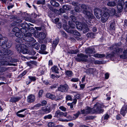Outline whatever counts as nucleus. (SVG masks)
<instances>
[{"mask_svg": "<svg viewBox=\"0 0 127 127\" xmlns=\"http://www.w3.org/2000/svg\"><path fill=\"white\" fill-rule=\"evenodd\" d=\"M81 7V8L83 9V13L85 14V17L89 22L91 23L92 20L94 19L95 17L93 14L92 12L89 10V6L84 4H82Z\"/></svg>", "mask_w": 127, "mask_h": 127, "instance_id": "nucleus-1", "label": "nucleus"}, {"mask_svg": "<svg viewBox=\"0 0 127 127\" xmlns=\"http://www.w3.org/2000/svg\"><path fill=\"white\" fill-rule=\"evenodd\" d=\"M119 45L118 44H116L113 46L110 47L111 50H114L112 53L109 54L107 55L106 57L111 58L114 57L115 55H119L122 52L123 49L121 48H118Z\"/></svg>", "mask_w": 127, "mask_h": 127, "instance_id": "nucleus-2", "label": "nucleus"}, {"mask_svg": "<svg viewBox=\"0 0 127 127\" xmlns=\"http://www.w3.org/2000/svg\"><path fill=\"white\" fill-rule=\"evenodd\" d=\"M12 45V43L10 41H8L7 38L1 37L0 38V46H2L4 49L10 48Z\"/></svg>", "mask_w": 127, "mask_h": 127, "instance_id": "nucleus-3", "label": "nucleus"}, {"mask_svg": "<svg viewBox=\"0 0 127 127\" xmlns=\"http://www.w3.org/2000/svg\"><path fill=\"white\" fill-rule=\"evenodd\" d=\"M104 106L99 103H96L92 109V111L93 113H102L103 110L102 108L104 107Z\"/></svg>", "mask_w": 127, "mask_h": 127, "instance_id": "nucleus-4", "label": "nucleus"}, {"mask_svg": "<svg viewBox=\"0 0 127 127\" xmlns=\"http://www.w3.org/2000/svg\"><path fill=\"white\" fill-rule=\"evenodd\" d=\"M16 48L18 52L19 53H22L23 54L28 53V51L26 45L23 44H17Z\"/></svg>", "mask_w": 127, "mask_h": 127, "instance_id": "nucleus-5", "label": "nucleus"}, {"mask_svg": "<svg viewBox=\"0 0 127 127\" xmlns=\"http://www.w3.org/2000/svg\"><path fill=\"white\" fill-rule=\"evenodd\" d=\"M77 57L75 58V60L79 62H87L88 61V56L82 53L78 54Z\"/></svg>", "mask_w": 127, "mask_h": 127, "instance_id": "nucleus-6", "label": "nucleus"}, {"mask_svg": "<svg viewBox=\"0 0 127 127\" xmlns=\"http://www.w3.org/2000/svg\"><path fill=\"white\" fill-rule=\"evenodd\" d=\"M24 35L26 37V40L29 42V43L31 44L32 43H34L36 42V40L31 37L32 35L31 33H27L25 34Z\"/></svg>", "mask_w": 127, "mask_h": 127, "instance_id": "nucleus-7", "label": "nucleus"}, {"mask_svg": "<svg viewBox=\"0 0 127 127\" xmlns=\"http://www.w3.org/2000/svg\"><path fill=\"white\" fill-rule=\"evenodd\" d=\"M109 16V14L108 12H104L102 15H101V21L103 23L105 22L108 19Z\"/></svg>", "mask_w": 127, "mask_h": 127, "instance_id": "nucleus-8", "label": "nucleus"}, {"mask_svg": "<svg viewBox=\"0 0 127 127\" xmlns=\"http://www.w3.org/2000/svg\"><path fill=\"white\" fill-rule=\"evenodd\" d=\"M68 88V86L66 84L64 85H60L58 88L59 91L62 92H67Z\"/></svg>", "mask_w": 127, "mask_h": 127, "instance_id": "nucleus-9", "label": "nucleus"}, {"mask_svg": "<svg viewBox=\"0 0 127 127\" xmlns=\"http://www.w3.org/2000/svg\"><path fill=\"white\" fill-rule=\"evenodd\" d=\"M0 66H16L15 64H12L9 63V61L6 60H0Z\"/></svg>", "mask_w": 127, "mask_h": 127, "instance_id": "nucleus-10", "label": "nucleus"}, {"mask_svg": "<svg viewBox=\"0 0 127 127\" xmlns=\"http://www.w3.org/2000/svg\"><path fill=\"white\" fill-rule=\"evenodd\" d=\"M124 1L123 0H119L117 6V7L119 11L121 12L122 10L124 5Z\"/></svg>", "mask_w": 127, "mask_h": 127, "instance_id": "nucleus-11", "label": "nucleus"}, {"mask_svg": "<svg viewBox=\"0 0 127 127\" xmlns=\"http://www.w3.org/2000/svg\"><path fill=\"white\" fill-rule=\"evenodd\" d=\"M101 10L99 8H96L95 9V15L97 19H99L101 17Z\"/></svg>", "mask_w": 127, "mask_h": 127, "instance_id": "nucleus-12", "label": "nucleus"}, {"mask_svg": "<svg viewBox=\"0 0 127 127\" xmlns=\"http://www.w3.org/2000/svg\"><path fill=\"white\" fill-rule=\"evenodd\" d=\"M51 111L50 107L48 105L45 106L42 108L40 111L41 113V114H44L45 113H48Z\"/></svg>", "mask_w": 127, "mask_h": 127, "instance_id": "nucleus-13", "label": "nucleus"}, {"mask_svg": "<svg viewBox=\"0 0 127 127\" xmlns=\"http://www.w3.org/2000/svg\"><path fill=\"white\" fill-rule=\"evenodd\" d=\"M67 115L66 112L63 113L59 111H57L55 113V117H62L63 116L66 117Z\"/></svg>", "mask_w": 127, "mask_h": 127, "instance_id": "nucleus-14", "label": "nucleus"}, {"mask_svg": "<svg viewBox=\"0 0 127 127\" xmlns=\"http://www.w3.org/2000/svg\"><path fill=\"white\" fill-rule=\"evenodd\" d=\"M92 111L90 107H87L86 108L81 109V113L82 114H87L90 113Z\"/></svg>", "mask_w": 127, "mask_h": 127, "instance_id": "nucleus-15", "label": "nucleus"}, {"mask_svg": "<svg viewBox=\"0 0 127 127\" xmlns=\"http://www.w3.org/2000/svg\"><path fill=\"white\" fill-rule=\"evenodd\" d=\"M127 112V106L124 105L121 109L120 113L124 116Z\"/></svg>", "mask_w": 127, "mask_h": 127, "instance_id": "nucleus-16", "label": "nucleus"}, {"mask_svg": "<svg viewBox=\"0 0 127 127\" xmlns=\"http://www.w3.org/2000/svg\"><path fill=\"white\" fill-rule=\"evenodd\" d=\"M21 98V97L19 96H12L11 97L9 101L12 103H15L19 101Z\"/></svg>", "mask_w": 127, "mask_h": 127, "instance_id": "nucleus-17", "label": "nucleus"}, {"mask_svg": "<svg viewBox=\"0 0 127 127\" xmlns=\"http://www.w3.org/2000/svg\"><path fill=\"white\" fill-rule=\"evenodd\" d=\"M35 100V96L33 95H31L28 96L27 98V101L29 102H32Z\"/></svg>", "mask_w": 127, "mask_h": 127, "instance_id": "nucleus-18", "label": "nucleus"}, {"mask_svg": "<svg viewBox=\"0 0 127 127\" xmlns=\"http://www.w3.org/2000/svg\"><path fill=\"white\" fill-rule=\"evenodd\" d=\"M46 96L47 97L50 98L52 100H57L60 98L55 96L54 95L51 94L50 93H48L46 94Z\"/></svg>", "mask_w": 127, "mask_h": 127, "instance_id": "nucleus-19", "label": "nucleus"}, {"mask_svg": "<svg viewBox=\"0 0 127 127\" xmlns=\"http://www.w3.org/2000/svg\"><path fill=\"white\" fill-rule=\"evenodd\" d=\"M41 51H40V53L43 54H46L47 53V52L44 51L46 49V46L44 45H41Z\"/></svg>", "mask_w": 127, "mask_h": 127, "instance_id": "nucleus-20", "label": "nucleus"}, {"mask_svg": "<svg viewBox=\"0 0 127 127\" xmlns=\"http://www.w3.org/2000/svg\"><path fill=\"white\" fill-rule=\"evenodd\" d=\"M75 24L76 27L78 29L82 30L84 26V24H82L81 22L76 21Z\"/></svg>", "mask_w": 127, "mask_h": 127, "instance_id": "nucleus-21", "label": "nucleus"}, {"mask_svg": "<svg viewBox=\"0 0 127 127\" xmlns=\"http://www.w3.org/2000/svg\"><path fill=\"white\" fill-rule=\"evenodd\" d=\"M33 43H32L31 44L30 43H29V44L30 45V46L32 45L33 48H35L37 50H38L40 47L39 43H38L37 42L32 44Z\"/></svg>", "mask_w": 127, "mask_h": 127, "instance_id": "nucleus-22", "label": "nucleus"}, {"mask_svg": "<svg viewBox=\"0 0 127 127\" xmlns=\"http://www.w3.org/2000/svg\"><path fill=\"white\" fill-rule=\"evenodd\" d=\"M86 53L87 54H92L95 53L94 49V48H88L86 50Z\"/></svg>", "mask_w": 127, "mask_h": 127, "instance_id": "nucleus-23", "label": "nucleus"}, {"mask_svg": "<svg viewBox=\"0 0 127 127\" xmlns=\"http://www.w3.org/2000/svg\"><path fill=\"white\" fill-rule=\"evenodd\" d=\"M46 36L45 33L42 32H40L38 35V38L40 39H43Z\"/></svg>", "mask_w": 127, "mask_h": 127, "instance_id": "nucleus-24", "label": "nucleus"}, {"mask_svg": "<svg viewBox=\"0 0 127 127\" xmlns=\"http://www.w3.org/2000/svg\"><path fill=\"white\" fill-rule=\"evenodd\" d=\"M106 55L104 54H101L97 53L93 55L94 57L97 58H102L104 57Z\"/></svg>", "mask_w": 127, "mask_h": 127, "instance_id": "nucleus-25", "label": "nucleus"}, {"mask_svg": "<svg viewBox=\"0 0 127 127\" xmlns=\"http://www.w3.org/2000/svg\"><path fill=\"white\" fill-rule=\"evenodd\" d=\"M70 33L73 34L77 36H80L81 35L80 33L79 32L75 30H71V32H70Z\"/></svg>", "mask_w": 127, "mask_h": 127, "instance_id": "nucleus-26", "label": "nucleus"}, {"mask_svg": "<svg viewBox=\"0 0 127 127\" xmlns=\"http://www.w3.org/2000/svg\"><path fill=\"white\" fill-rule=\"evenodd\" d=\"M107 5L109 6L112 7L115 6L116 5L115 2L114 1H109L107 3Z\"/></svg>", "mask_w": 127, "mask_h": 127, "instance_id": "nucleus-27", "label": "nucleus"}, {"mask_svg": "<svg viewBox=\"0 0 127 127\" xmlns=\"http://www.w3.org/2000/svg\"><path fill=\"white\" fill-rule=\"evenodd\" d=\"M59 41V39L58 38L54 40L52 43V47L55 49L56 46L58 44Z\"/></svg>", "mask_w": 127, "mask_h": 127, "instance_id": "nucleus-28", "label": "nucleus"}, {"mask_svg": "<svg viewBox=\"0 0 127 127\" xmlns=\"http://www.w3.org/2000/svg\"><path fill=\"white\" fill-rule=\"evenodd\" d=\"M81 30L83 31L85 33L89 31V28H88L87 25L86 24H84Z\"/></svg>", "mask_w": 127, "mask_h": 127, "instance_id": "nucleus-29", "label": "nucleus"}, {"mask_svg": "<svg viewBox=\"0 0 127 127\" xmlns=\"http://www.w3.org/2000/svg\"><path fill=\"white\" fill-rule=\"evenodd\" d=\"M50 2L52 5L55 7H58L60 5L59 4L54 0H51Z\"/></svg>", "mask_w": 127, "mask_h": 127, "instance_id": "nucleus-30", "label": "nucleus"}, {"mask_svg": "<svg viewBox=\"0 0 127 127\" xmlns=\"http://www.w3.org/2000/svg\"><path fill=\"white\" fill-rule=\"evenodd\" d=\"M115 21H113L111 22L110 26V30H114L115 29Z\"/></svg>", "mask_w": 127, "mask_h": 127, "instance_id": "nucleus-31", "label": "nucleus"}, {"mask_svg": "<svg viewBox=\"0 0 127 127\" xmlns=\"http://www.w3.org/2000/svg\"><path fill=\"white\" fill-rule=\"evenodd\" d=\"M63 27L64 29L68 32L70 33V32H71V30L69 28L67 25L66 24L63 25Z\"/></svg>", "mask_w": 127, "mask_h": 127, "instance_id": "nucleus-32", "label": "nucleus"}, {"mask_svg": "<svg viewBox=\"0 0 127 127\" xmlns=\"http://www.w3.org/2000/svg\"><path fill=\"white\" fill-rule=\"evenodd\" d=\"M9 68V67H0V72L3 73L7 71Z\"/></svg>", "mask_w": 127, "mask_h": 127, "instance_id": "nucleus-33", "label": "nucleus"}, {"mask_svg": "<svg viewBox=\"0 0 127 127\" xmlns=\"http://www.w3.org/2000/svg\"><path fill=\"white\" fill-rule=\"evenodd\" d=\"M109 11V15H110L111 16H112L115 14L116 11L114 8L110 9Z\"/></svg>", "mask_w": 127, "mask_h": 127, "instance_id": "nucleus-34", "label": "nucleus"}, {"mask_svg": "<svg viewBox=\"0 0 127 127\" xmlns=\"http://www.w3.org/2000/svg\"><path fill=\"white\" fill-rule=\"evenodd\" d=\"M21 26L22 28H28L30 27V25L27 23H24L21 24Z\"/></svg>", "mask_w": 127, "mask_h": 127, "instance_id": "nucleus-35", "label": "nucleus"}, {"mask_svg": "<svg viewBox=\"0 0 127 127\" xmlns=\"http://www.w3.org/2000/svg\"><path fill=\"white\" fill-rule=\"evenodd\" d=\"M51 69L53 72H54L56 73H59V72L58 71L59 69L57 66H54L52 67L51 68Z\"/></svg>", "mask_w": 127, "mask_h": 127, "instance_id": "nucleus-36", "label": "nucleus"}, {"mask_svg": "<svg viewBox=\"0 0 127 127\" xmlns=\"http://www.w3.org/2000/svg\"><path fill=\"white\" fill-rule=\"evenodd\" d=\"M4 51V55H8L10 54L11 51L10 50H3Z\"/></svg>", "mask_w": 127, "mask_h": 127, "instance_id": "nucleus-37", "label": "nucleus"}, {"mask_svg": "<svg viewBox=\"0 0 127 127\" xmlns=\"http://www.w3.org/2000/svg\"><path fill=\"white\" fill-rule=\"evenodd\" d=\"M15 36L19 38H22L23 37V35L20 32H19L16 33Z\"/></svg>", "mask_w": 127, "mask_h": 127, "instance_id": "nucleus-38", "label": "nucleus"}, {"mask_svg": "<svg viewBox=\"0 0 127 127\" xmlns=\"http://www.w3.org/2000/svg\"><path fill=\"white\" fill-rule=\"evenodd\" d=\"M69 24L70 27L74 29L75 27V25L74 24H73L71 21H69Z\"/></svg>", "mask_w": 127, "mask_h": 127, "instance_id": "nucleus-39", "label": "nucleus"}, {"mask_svg": "<svg viewBox=\"0 0 127 127\" xmlns=\"http://www.w3.org/2000/svg\"><path fill=\"white\" fill-rule=\"evenodd\" d=\"M41 106V104L38 103L35 105L33 107H32V109H35L37 108H39Z\"/></svg>", "mask_w": 127, "mask_h": 127, "instance_id": "nucleus-40", "label": "nucleus"}, {"mask_svg": "<svg viewBox=\"0 0 127 127\" xmlns=\"http://www.w3.org/2000/svg\"><path fill=\"white\" fill-rule=\"evenodd\" d=\"M52 116L51 114H49L48 115L45 116L44 117V119L45 120L48 119H50L52 118Z\"/></svg>", "mask_w": 127, "mask_h": 127, "instance_id": "nucleus-41", "label": "nucleus"}, {"mask_svg": "<svg viewBox=\"0 0 127 127\" xmlns=\"http://www.w3.org/2000/svg\"><path fill=\"white\" fill-rule=\"evenodd\" d=\"M72 72L71 71L67 70L66 71V75L70 77L72 76Z\"/></svg>", "mask_w": 127, "mask_h": 127, "instance_id": "nucleus-42", "label": "nucleus"}, {"mask_svg": "<svg viewBox=\"0 0 127 127\" xmlns=\"http://www.w3.org/2000/svg\"><path fill=\"white\" fill-rule=\"evenodd\" d=\"M12 31L14 32L17 33V32H19L20 31V30L18 28L15 27L12 30Z\"/></svg>", "mask_w": 127, "mask_h": 127, "instance_id": "nucleus-43", "label": "nucleus"}, {"mask_svg": "<svg viewBox=\"0 0 127 127\" xmlns=\"http://www.w3.org/2000/svg\"><path fill=\"white\" fill-rule=\"evenodd\" d=\"M36 52L33 49L31 50L29 52H28V53H29L30 55H34L36 54Z\"/></svg>", "mask_w": 127, "mask_h": 127, "instance_id": "nucleus-44", "label": "nucleus"}, {"mask_svg": "<svg viewBox=\"0 0 127 127\" xmlns=\"http://www.w3.org/2000/svg\"><path fill=\"white\" fill-rule=\"evenodd\" d=\"M94 63L95 64H102V62L99 60H96L94 62Z\"/></svg>", "mask_w": 127, "mask_h": 127, "instance_id": "nucleus-45", "label": "nucleus"}, {"mask_svg": "<svg viewBox=\"0 0 127 127\" xmlns=\"http://www.w3.org/2000/svg\"><path fill=\"white\" fill-rule=\"evenodd\" d=\"M70 18L71 19V20L72 21V22H73L74 23L76 22V18L75 17L73 16H71L70 17Z\"/></svg>", "mask_w": 127, "mask_h": 127, "instance_id": "nucleus-46", "label": "nucleus"}, {"mask_svg": "<svg viewBox=\"0 0 127 127\" xmlns=\"http://www.w3.org/2000/svg\"><path fill=\"white\" fill-rule=\"evenodd\" d=\"M36 63V62L35 61H32L29 63H28L27 64V65L30 66H32V64H35Z\"/></svg>", "mask_w": 127, "mask_h": 127, "instance_id": "nucleus-47", "label": "nucleus"}, {"mask_svg": "<svg viewBox=\"0 0 127 127\" xmlns=\"http://www.w3.org/2000/svg\"><path fill=\"white\" fill-rule=\"evenodd\" d=\"M29 78L30 79L31 81H35L36 80V78L35 77H33L32 76H28Z\"/></svg>", "mask_w": 127, "mask_h": 127, "instance_id": "nucleus-48", "label": "nucleus"}, {"mask_svg": "<svg viewBox=\"0 0 127 127\" xmlns=\"http://www.w3.org/2000/svg\"><path fill=\"white\" fill-rule=\"evenodd\" d=\"M89 73L90 74H93L95 71V69L94 68H90L88 70Z\"/></svg>", "mask_w": 127, "mask_h": 127, "instance_id": "nucleus-49", "label": "nucleus"}, {"mask_svg": "<svg viewBox=\"0 0 127 127\" xmlns=\"http://www.w3.org/2000/svg\"><path fill=\"white\" fill-rule=\"evenodd\" d=\"M66 98L67 100H72V98L71 96L69 95H67L66 97Z\"/></svg>", "mask_w": 127, "mask_h": 127, "instance_id": "nucleus-50", "label": "nucleus"}, {"mask_svg": "<svg viewBox=\"0 0 127 127\" xmlns=\"http://www.w3.org/2000/svg\"><path fill=\"white\" fill-rule=\"evenodd\" d=\"M78 52L77 50H72L70 51V53L71 54H75Z\"/></svg>", "mask_w": 127, "mask_h": 127, "instance_id": "nucleus-51", "label": "nucleus"}, {"mask_svg": "<svg viewBox=\"0 0 127 127\" xmlns=\"http://www.w3.org/2000/svg\"><path fill=\"white\" fill-rule=\"evenodd\" d=\"M43 93V91L42 90H41L39 91L38 93V96L39 97H40L42 96V94Z\"/></svg>", "mask_w": 127, "mask_h": 127, "instance_id": "nucleus-52", "label": "nucleus"}, {"mask_svg": "<svg viewBox=\"0 0 127 127\" xmlns=\"http://www.w3.org/2000/svg\"><path fill=\"white\" fill-rule=\"evenodd\" d=\"M59 108L63 111H65L66 110V108L63 106H61L59 107Z\"/></svg>", "mask_w": 127, "mask_h": 127, "instance_id": "nucleus-53", "label": "nucleus"}, {"mask_svg": "<svg viewBox=\"0 0 127 127\" xmlns=\"http://www.w3.org/2000/svg\"><path fill=\"white\" fill-rule=\"evenodd\" d=\"M73 103H67V105L70 106V108L71 109H72L73 107Z\"/></svg>", "mask_w": 127, "mask_h": 127, "instance_id": "nucleus-54", "label": "nucleus"}, {"mask_svg": "<svg viewBox=\"0 0 127 127\" xmlns=\"http://www.w3.org/2000/svg\"><path fill=\"white\" fill-rule=\"evenodd\" d=\"M21 32L23 33H26L27 32L25 28H22L20 29Z\"/></svg>", "mask_w": 127, "mask_h": 127, "instance_id": "nucleus-55", "label": "nucleus"}, {"mask_svg": "<svg viewBox=\"0 0 127 127\" xmlns=\"http://www.w3.org/2000/svg\"><path fill=\"white\" fill-rule=\"evenodd\" d=\"M17 115L19 117L23 118L25 117V115L23 114H19V113H17Z\"/></svg>", "mask_w": 127, "mask_h": 127, "instance_id": "nucleus-56", "label": "nucleus"}, {"mask_svg": "<svg viewBox=\"0 0 127 127\" xmlns=\"http://www.w3.org/2000/svg\"><path fill=\"white\" fill-rule=\"evenodd\" d=\"M75 11L77 12H80V9L79 7L76 6L75 8Z\"/></svg>", "mask_w": 127, "mask_h": 127, "instance_id": "nucleus-57", "label": "nucleus"}, {"mask_svg": "<svg viewBox=\"0 0 127 127\" xmlns=\"http://www.w3.org/2000/svg\"><path fill=\"white\" fill-rule=\"evenodd\" d=\"M54 125V123L52 122H50L48 124V126L49 127H52Z\"/></svg>", "mask_w": 127, "mask_h": 127, "instance_id": "nucleus-58", "label": "nucleus"}, {"mask_svg": "<svg viewBox=\"0 0 127 127\" xmlns=\"http://www.w3.org/2000/svg\"><path fill=\"white\" fill-rule=\"evenodd\" d=\"M109 117V115L108 114H106L104 115L103 117V118L104 119H107Z\"/></svg>", "mask_w": 127, "mask_h": 127, "instance_id": "nucleus-59", "label": "nucleus"}, {"mask_svg": "<svg viewBox=\"0 0 127 127\" xmlns=\"http://www.w3.org/2000/svg\"><path fill=\"white\" fill-rule=\"evenodd\" d=\"M78 81V79L76 78H73L71 79V81L73 82H77Z\"/></svg>", "mask_w": 127, "mask_h": 127, "instance_id": "nucleus-60", "label": "nucleus"}, {"mask_svg": "<svg viewBox=\"0 0 127 127\" xmlns=\"http://www.w3.org/2000/svg\"><path fill=\"white\" fill-rule=\"evenodd\" d=\"M63 8L64 10H68L69 8L66 5H64L63 6Z\"/></svg>", "mask_w": 127, "mask_h": 127, "instance_id": "nucleus-61", "label": "nucleus"}, {"mask_svg": "<svg viewBox=\"0 0 127 127\" xmlns=\"http://www.w3.org/2000/svg\"><path fill=\"white\" fill-rule=\"evenodd\" d=\"M80 114V112L79 111L77 113L74 115V116H75V118H76Z\"/></svg>", "mask_w": 127, "mask_h": 127, "instance_id": "nucleus-62", "label": "nucleus"}, {"mask_svg": "<svg viewBox=\"0 0 127 127\" xmlns=\"http://www.w3.org/2000/svg\"><path fill=\"white\" fill-rule=\"evenodd\" d=\"M44 4V0H43L42 1H41V0H39L37 1V4Z\"/></svg>", "mask_w": 127, "mask_h": 127, "instance_id": "nucleus-63", "label": "nucleus"}, {"mask_svg": "<svg viewBox=\"0 0 127 127\" xmlns=\"http://www.w3.org/2000/svg\"><path fill=\"white\" fill-rule=\"evenodd\" d=\"M47 103V101L45 100L42 101L41 102V106L45 105Z\"/></svg>", "mask_w": 127, "mask_h": 127, "instance_id": "nucleus-64", "label": "nucleus"}]
</instances>
